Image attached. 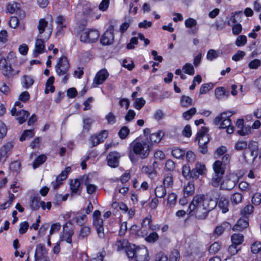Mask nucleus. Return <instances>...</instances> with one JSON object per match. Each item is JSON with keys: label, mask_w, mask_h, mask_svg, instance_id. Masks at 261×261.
<instances>
[{"label": "nucleus", "mask_w": 261, "mask_h": 261, "mask_svg": "<svg viewBox=\"0 0 261 261\" xmlns=\"http://www.w3.org/2000/svg\"><path fill=\"white\" fill-rule=\"evenodd\" d=\"M69 68L70 64L67 58L65 56L60 58L57 64L55 66V69L58 76H63L62 82L64 84L67 83L69 78Z\"/></svg>", "instance_id": "7ed1b4c3"}, {"label": "nucleus", "mask_w": 261, "mask_h": 261, "mask_svg": "<svg viewBox=\"0 0 261 261\" xmlns=\"http://www.w3.org/2000/svg\"><path fill=\"white\" fill-rule=\"evenodd\" d=\"M114 26L110 25L100 38V42L102 45H107L113 43L114 40Z\"/></svg>", "instance_id": "9d476101"}, {"label": "nucleus", "mask_w": 261, "mask_h": 261, "mask_svg": "<svg viewBox=\"0 0 261 261\" xmlns=\"http://www.w3.org/2000/svg\"><path fill=\"white\" fill-rule=\"evenodd\" d=\"M56 22L58 27H59L60 30H61L63 28H66L67 26V24L68 23L67 18L62 15L58 16L57 17Z\"/></svg>", "instance_id": "473e14b6"}, {"label": "nucleus", "mask_w": 261, "mask_h": 261, "mask_svg": "<svg viewBox=\"0 0 261 261\" xmlns=\"http://www.w3.org/2000/svg\"><path fill=\"white\" fill-rule=\"evenodd\" d=\"M223 176L214 173L211 180V184L214 187H218L222 180Z\"/></svg>", "instance_id": "72a5a7b5"}, {"label": "nucleus", "mask_w": 261, "mask_h": 261, "mask_svg": "<svg viewBox=\"0 0 261 261\" xmlns=\"http://www.w3.org/2000/svg\"><path fill=\"white\" fill-rule=\"evenodd\" d=\"M242 195L239 193H234L231 197V201L232 203L238 204L241 202Z\"/></svg>", "instance_id": "680f3d73"}, {"label": "nucleus", "mask_w": 261, "mask_h": 261, "mask_svg": "<svg viewBox=\"0 0 261 261\" xmlns=\"http://www.w3.org/2000/svg\"><path fill=\"white\" fill-rule=\"evenodd\" d=\"M219 196V193L211 191L206 195H197L193 198L189 206V214L198 220H204L208 214L217 206L216 200L213 199L215 195Z\"/></svg>", "instance_id": "f257e3e1"}, {"label": "nucleus", "mask_w": 261, "mask_h": 261, "mask_svg": "<svg viewBox=\"0 0 261 261\" xmlns=\"http://www.w3.org/2000/svg\"><path fill=\"white\" fill-rule=\"evenodd\" d=\"M154 192L156 196L158 198H163L166 194L165 187L162 185L157 186Z\"/></svg>", "instance_id": "c9c22d12"}, {"label": "nucleus", "mask_w": 261, "mask_h": 261, "mask_svg": "<svg viewBox=\"0 0 261 261\" xmlns=\"http://www.w3.org/2000/svg\"><path fill=\"white\" fill-rule=\"evenodd\" d=\"M231 240L232 244L239 246L243 243L244 237L242 234L234 233L231 236Z\"/></svg>", "instance_id": "7c9ffc66"}, {"label": "nucleus", "mask_w": 261, "mask_h": 261, "mask_svg": "<svg viewBox=\"0 0 261 261\" xmlns=\"http://www.w3.org/2000/svg\"><path fill=\"white\" fill-rule=\"evenodd\" d=\"M151 216H147L144 219L143 222L142 223V229H144L143 231H146L147 229H150L151 230L155 229V226L151 225ZM147 234V232L145 231L143 235H146Z\"/></svg>", "instance_id": "bb28decb"}, {"label": "nucleus", "mask_w": 261, "mask_h": 261, "mask_svg": "<svg viewBox=\"0 0 261 261\" xmlns=\"http://www.w3.org/2000/svg\"><path fill=\"white\" fill-rule=\"evenodd\" d=\"M208 128L205 127H202L199 130L196 138V140H198V144H207L210 141L209 135L207 134Z\"/></svg>", "instance_id": "dca6fc26"}, {"label": "nucleus", "mask_w": 261, "mask_h": 261, "mask_svg": "<svg viewBox=\"0 0 261 261\" xmlns=\"http://www.w3.org/2000/svg\"><path fill=\"white\" fill-rule=\"evenodd\" d=\"M142 171L148 175L150 178H153L155 175V169L152 167L144 166Z\"/></svg>", "instance_id": "864d4df0"}, {"label": "nucleus", "mask_w": 261, "mask_h": 261, "mask_svg": "<svg viewBox=\"0 0 261 261\" xmlns=\"http://www.w3.org/2000/svg\"><path fill=\"white\" fill-rule=\"evenodd\" d=\"M137 248V247L136 245L128 244V246L125 249V252L129 258H135Z\"/></svg>", "instance_id": "f704fd0d"}, {"label": "nucleus", "mask_w": 261, "mask_h": 261, "mask_svg": "<svg viewBox=\"0 0 261 261\" xmlns=\"http://www.w3.org/2000/svg\"><path fill=\"white\" fill-rule=\"evenodd\" d=\"M221 248V244L218 242H215L210 247L208 251L210 253L216 254L218 252Z\"/></svg>", "instance_id": "09e8293b"}, {"label": "nucleus", "mask_w": 261, "mask_h": 261, "mask_svg": "<svg viewBox=\"0 0 261 261\" xmlns=\"http://www.w3.org/2000/svg\"><path fill=\"white\" fill-rule=\"evenodd\" d=\"M249 226L248 220L247 218H240L237 221L232 229L237 231H242Z\"/></svg>", "instance_id": "5701e85b"}, {"label": "nucleus", "mask_w": 261, "mask_h": 261, "mask_svg": "<svg viewBox=\"0 0 261 261\" xmlns=\"http://www.w3.org/2000/svg\"><path fill=\"white\" fill-rule=\"evenodd\" d=\"M214 173L223 176L225 172L224 165L220 161H216L213 166Z\"/></svg>", "instance_id": "a878e982"}, {"label": "nucleus", "mask_w": 261, "mask_h": 261, "mask_svg": "<svg viewBox=\"0 0 261 261\" xmlns=\"http://www.w3.org/2000/svg\"><path fill=\"white\" fill-rule=\"evenodd\" d=\"M180 254L178 250H174L170 254L169 261H179Z\"/></svg>", "instance_id": "0e129e2a"}, {"label": "nucleus", "mask_w": 261, "mask_h": 261, "mask_svg": "<svg viewBox=\"0 0 261 261\" xmlns=\"http://www.w3.org/2000/svg\"><path fill=\"white\" fill-rule=\"evenodd\" d=\"M213 87L214 85L211 83L202 84L200 87L199 93L200 94H205L210 90L212 89L213 88Z\"/></svg>", "instance_id": "c03bdc74"}, {"label": "nucleus", "mask_w": 261, "mask_h": 261, "mask_svg": "<svg viewBox=\"0 0 261 261\" xmlns=\"http://www.w3.org/2000/svg\"><path fill=\"white\" fill-rule=\"evenodd\" d=\"M248 145L247 142L244 141H240L237 142L235 144V148L238 151L245 150L248 148Z\"/></svg>", "instance_id": "49530a36"}, {"label": "nucleus", "mask_w": 261, "mask_h": 261, "mask_svg": "<svg viewBox=\"0 0 261 261\" xmlns=\"http://www.w3.org/2000/svg\"><path fill=\"white\" fill-rule=\"evenodd\" d=\"M86 218V216L85 215H82L80 216H75L73 218V221H75L78 225L82 226L84 225V220Z\"/></svg>", "instance_id": "338daca9"}, {"label": "nucleus", "mask_w": 261, "mask_h": 261, "mask_svg": "<svg viewBox=\"0 0 261 261\" xmlns=\"http://www.w3.org/2000/svg\"><path fill=\"white\" fill-rule=\"evenodd\" d=\"M159 239L158 234L155 232L150 233L145 238V241L150 243L155 242Z\"/></svg>", "instance_id": "37998d69"}, {"label": "nucleus", "mask_w": 261, "mask_h": 261, "mask_svg": "<svg viewBox=\"0 0 261 261\" xmlns=\"http://www.w3.org/2000/svg\"><path fill=\"white\" fill-rule=\"evenodd\" d=\"M129 133V129L127 126H123L119 131L118 134L121 139H125Z\"/></svg>", "instance_id": "6e6d98bb"}, {"label": "nucleus", "mask_w": 261, "mask_h": 261, "mask_svg": "<svg viewBox=\"0 0 261 261\" xmlns=\"http://www.w3.org/2000/svg\"><path fill=\"white\" fill-rule=\"evenodd\" d=\"M45 203L41 201L38 194H35L31 196L30 200V206L33 211H37L40 206L42 210H45Z\"/></svg>", "instance_id": "f8f14e48"}, {"label": "nucleus", "mask_w": 261, "mask_h": 261, "mask_svg": "<svg viewBox=\"0 0 261 261\" xmlns=\"http://www.w3.org/2000/svg\"><path fill=\"white\" fill-rule=\"evenodd\" d=\"M130 147L134 153L141 159H145L149 154L150 146L147 140L137 139L130 144Z\"/></svg>", "instance_id": "f03ea898"}, {"label": "nucleus", "mask_w": 261, "mask_h": 261, "mask_svg": "<svg viewBox=\"0 0 261 261\" xmlns=\"http://www.w3.org/2000/svg\"><path fill=\"white\" fill-rule=\"evenodd\" d=\"M34 135V133L32 129H27L24 130L22 135L20 138V140L21 141H24L27 139H29Z\"/></svg>", "instance_id": "a19ab883"}, {"label": "nucleus", "mask_w": 261, "mask_h": 261, "mask_svg": "<svg viewBox=\"0 0 261 261\" xmlns=\"http://www.w3.org/2000/svg\"><path fill=\"white\" fill-rule=\"evenodd\" d=\"M45 253L46 249L44 246L41 244L37 245L36 246L34 256L35 261H37L39 259H43Z\"/></svg>", "instance_id": "b1692460"}, {"label": "nucleus", "mask_w": 261, "mask_h": 261, "mask_svg": "<svg viewBox=\"0 0 261 261\" xmlns=\"http://www.w3.org/2000/svg\"><path fill=\"white\" fill-rule=\"evenodd\" d=\"M128 245V242L126 239L117 240L114 245V248L118 251L126 249Z\"/></svg>", "instance_id": "cd10ccee"}, {"label": "nucleus", "mask_w": 261, "mask_h": 261, "mask_svg": "<svg viewBox=\"0 0 261 261\" xmlns=\"http://www.w3.org/2000/svg\"><path fill=\"white\" fill-rule=\"evenodd\" d=\"M176 199L177 195L175 193H172L169 194L168 196L167 205L170 207H172L175 204Z\"/></svg>", "instance_id": "a18cd8bd"}, {"label": "nucleus", "mask_w": 261, "mask_h": 261, "mask_svg": "<svg viewBox=\"0 0 261 261\" xmlns=\"http://www.w3.org/2000/svg\"><path fill=\"white\" fill-rule=\"evenodd\" d=\"M54 20L50 14H47L45 18H41L39 20L37 28L39 34L41 35L45 32V29L47 28L44 39L48 40L53 32V23Z\"/></svg>", "instance_id": "20e7f679"}, {"label": "nucleus", "mask_w": 261, "mask_h": 261, "mask_svg": "<svg viewBox=\"0 0 261 261\" xmlns=\"http://www.w3.org/2000/svg\"><path fill=\"white\" fill-rule=\"evenodd\" d=\"M219 193V196L215 195L213 197V199L216 200L217 205H218V207L221 210L223 213H226L228 212V206L229 202L228 199L224 196H220V192L219 191H216Z\"/></svg>", "instance_id": "1a4fd4ad"}, {"label": "nucleus", "mask_w": 261, "mask_h": 261, "mask_svg": "<svg viewBox=\"0 0 261 261\" xmlns=\"http://www.w3.org/2000/svg\"><path fill=\"white\" fill-rule=\"evenodd\" d=\"M165 133L162 130H158L157 132L150 134L149 139H147L148 143L150 144H157L161 141L164 136Z\"/></svg>", "instance_id": "a211bd4d"}, {"label": "nucleus", "mask_w": 261, "mask_h": 261, "mask_svg": "<svg viewBox=\"0 0 261 261\" xmlns=\"http://www.w3.org/2000/svg\"><path fill=\"white\" fill-rule=\"evenodd\" d=\"M120 155L116 151L110 152L107 156L108 164L109 166L115 168L118 166Z\"/></svg>", "instance_id": "f3484780"}, {"label": "nucleus", "mask_w": 261, "mask_h": 261, "mask_svg": "<svg viewBox=\"0 0 261 261\" xmlns=\"http://www.w3.org/2000/svg\"><path fill=\"white\" fill-rule=\"evenodd\" d=\"M258 148L257 143L251 141L249 143L248 150H246L243 156L247 162H253L258 155Z\"/></svg>", "instance_id": "39448f33"}, {"label": "nucleus", "mask_w": 261, "mask_h": 261, "mask_svg": "<svg viewBox=\"0 0 261 261\" xmlns=\"http://www.w3.org/2000/svg\"><path fill=\"white\" fill-rule=\"evenodd\" d=\"M219 55V53L218 51H217L214 49H210L208 51L206 58L207 60L212 61L214 59L218 58Z\"/></svg>", "instance_id": "603ef678"}, {"label": "nucleus", "mask_w": 261, "mask_h": 261, "mask_svg": "<svg viewBox=\"0 0 261 261\" xmlns=\"http://www.w3.org/2000/svg\"><path fill=\"white\" fill-rule=\"evenodd\" d=\"M205 170V166L204 164L199 162L196 163L195 168L191 170V177L192 178L197 179L200 175H202Z\"/></svg>", "instance_id": "6ab92c4d"}, {"label": "nucleus", "mask_w": 261, "mask_h": 261, "mask_svg": "<svg viewBox=\"0 0 261 261\" xmlns=\"http://www.w3.org/2000/svg\"><path fill=\"white\" fill-rule=\"evenodd\" d=\"M45 45L42 39L37 38L36 39L35 49L33 51L34 57H37L38 55L44 52Z\"/></svg>", "instance_id": "412c9836"}, {"label": "nucleus", "mask_w": 261, "mask_h": 261, "mask_svg": "<svg viewBox=\"0 0 261 261\" xmlns=\"http://www.w3.org/2000/svg\"><path fill=\"white\" fill-rule=\"evenodd\" d=\"M13 147V144L11 142H8L3 145L0 150V162L4 163L9 155L11 153V150Z\"/></svg>", "instance_id": "2eb2a0df"}, {"label": "nucleus", "mask_w": 261, "mask_h": 261, "mask_svg": "<svg viewBox=\"0 0 261 261\" xmlns=\"http://www.w3.org/2000/svg\"><path fill=\"white\" fill-rule=\"evenodd\" d=\"M230 112H224L217 116L214 120L213 123L215 125L220 124L219 128H226L231 122L229 117L232 115Z\"/></svg>", "instance_id": "0eeeda50"}, {"label": "nucleus", "mask_w": 261, "mask_h": 261, "mask_svg": "<svg viewBox=\"0 0 261 261\" xmlns=\"http://www.w3.org/2000/svg\"><path fill=\"white\" fill-rule=\"evenodd\" d=\"M215 94L216 98L220 100L228 97L229 92L223 87H218L215 90Z\"/></svg>", "instance_id": "393cba45"}, {"label": "nucleus", "mask_w": 261, "mask_h": 261, "mask_svg": "<svg viewBox=\"0 0 261 261\" xmlns=\"http://www.w3.org/2000/svg\"><path fill=\"white\" fill-rule=\"evenodd\" d=\"M194 186L193 182H189L186 186L184 187V197H188L192 195L194 193Z\"/></svg>", "instance_id": "2f4dec72"}, {"label": "nucleus", "mask_w": 261, "mask_h": 261, "mask_svg": "<svg viewBox=\"0 0 261 261\" xmlns=\"http://www.w3.org/2000/svg\"><path fill=\"white\" fill-rule=\"evenodd\" d=\"M93 225L95 227L97 234L100 238H103L105 233L103 232V220L101 218L93 220Z\"/></svg>", "instance_id": "4be33fe9"}, {"label": "nucleus", "mask_w": 261, "mask_h": 261, "mask_svg": "<svg viewBox=\"0 0 261 261\" xmlns=\"http://www.w3.org/2000/svg\"><path fill=\"white\" fill-rule=\"evenodd\" d=\"M252 128L249 126H244L241 129L238 130V133L240 136H245L251 133Z\"/></svg>", "instance_id": "052dcab7"}, {"label": "nucleus", "mask_w": 261, "mask_h": 261, "mask_svg": "<svg viewBox=\"0 0 261 261\" xmlns=\"http://www.w3.org/2000/svg\"><path fill=\"white\" fill-rule=\"evenodd\" d=\"M145 104V100L143 98L135 99L134 107L137 110H140Z\"/></svg>", "instance_id": "4d7b16f0"}, {"label": "nucleus", "mask_w": 261, "mask_h": 261, "mask_svg": "<svg viewBox=\"0 0 261 261\" xmlns=\"http://www.w3.org/2000/svg\"><path fill=\"white\" fill-rule=\"evenodd\" d=\"M22 86L23 88L28 89L32 86L34 80L31 76L23 75L22 80Z\"/></svg>", "instance_id": "c85d7f7f"}, {"label": "nucleus", "mask_w": 261, "mask_h": 261, "mask_svg": "<svg viewBox=\"0 0 261 261\" xmlns=\"http://www.w3.org/2000/svg\"><path fill=\"white\" fill-rule=\"evenodd\" d=\"M109 74L106 69L98 71L93 80V84L98 85L102 84L108 78Z\"/></svg>", "instance_id": "aec40b11"}, {"label": "nucleus", "mask_w": 261, "mask_h": 261, "mask_svg": "<svg viewBox=\"0 0 261 261\" xmlns=\"http://www.w3.org/2000/svg\"><path fill=\"white\" fill-rule=\"evenodd\" d=\"M83 121L84 124V128L88 130L90 129L91 124L93 123L94 120L91 118L87 117L83 119Z\"/></svg>", "instance_id": "e2e57ef3"}, {"label": "nucleus", "mask_w": 261, "mask_h": 261, "mask_svg": "<svg viewBox=\"0 0 261 261\" xmlns=\"http://www.w3.org/2000/svg\"><path fill=\"white\" fill-rule=\"evenodd\" d=\"M71 168L70 167H66L64 171H63L57 177V182L59 181L62 182L63 180H65L67 177L68 174L70 172Z\"/></svg>", "instance_id": "ea45409f"}, {"label": "nucleus", "mask_w": 261, "mask_h": 261, "mask_svg": "<svg viewBox=\"0 0 261 261\" xmlns=\"http://www.w3.org/2000/svg\"><path fill=\"white\" fill-rule=\"evenodd\" d=\"M11 113L12 116H16V120H18L20 124L24 123L30 115V113L28 111L23 110L17 111L16 108L15 107L11 109Z\"/></svg>", "instance_id": "ddd939ff"}, {"label": "nucleus", "mask_w": 261, "mask_h": 261, "mask_svg": "<svg viewBox=\"0 0 261 261\" xmlns=\"http://www.w3.org/2000/svg\"><path fill=\"white\" fill-rule=\"evenodd\" d=\"M196 109L195 108H192L190 110L182 113V117L186 120H189L196 113Z\"/></svg>", "instance_id": "3c124183"}, {"label": "nucleus", "mask_w": 261, "mask_h": 261, "mask_svg": "<svg viewBox=\"0 0 261 261\" xmlns=\"http://www.w3.org/2000/svg\"><path fill=\"white\" fill-rule=\"evenodd\" d=\"M251 251L253 254H256L261 251V242H255L251 246Z\"/></svg>", "instance_id": "5fc2aeb1"}, {"label": "nucleus", "mask_w": 261, "mask_h": 261, "mask_svg": "<svg viewBox=\"0 0 261 261\" xmlns=\"http://www.w3.org/2000/svg\"><path fill=\"white\" fill-rule=\"evenodd\" d=\"M164 185L165 187H170L173 185V178L171 173H167L165 175L164 179Z\"/></svg>", "instance_id": "de8ad7c7"}, {"label": "nucleus", "mask_w": 261, "mask_h": 261, "mask_svg": "<svg viewBox=\"0 0 261 261\" xmlns=\"http://www.w3.org/2000/svg\"><path fill=\"white\" fill-rule=\"evenodd\" d=\"M239 15H242V11L236 12L234 14L232 13L231 16L229 18V20L227 22V24L230 26L231 23H235L237 22L236 17Z\"/></svg>", "instance_id": "13d9d810"}, {"label": "nucleus", "mask_w": 261, "mask_h": 261, "mask_svg": "<svg viewBox=\"0 0 261 261\" xmlns=\"http://www.w3.org/2000/svg\"><path fill=\"white\" fill-rule=\"evenodd\" d=\"M261 202V194L259 193H255L252 197V202L255 205H258Z\"/></svg>", "instance_id": "774afa93"}, {"label": "nucleus", "mask_w": 261, "mask_h": 261, "mask_svg": "<svg viewBox=\"0 0 261 261\" xmlns=\"http://www.w3.org/2000/svg\"><path fill=\"white\" fill-rule=\"evenodd\" d=\"M247 37L245 35H240L236 39L235 44L238 46H244L247 43Z\"/></svg>", "instance_id": "8fccbe9b"}, {"label": "nucleus", "mask_w": 261, "mask_h": 261, "mask_svg": "<svg viewBox=\"0 0 261 261\" xmlns=\"http://www.w3.org/2000/svg\"><path fill=\"white\" fill-rule=\"evenodd\" d=\"M90 233V228L87 226H81L80 231L79 238L83 239L87 238Z\"/></svg>", "instance_id": "e433bc0d"}, {"label": "nucleus", "mask_w": 261, "mask_h": 261, "mask_svg": "<svg viewBox=\"0 0 261 261\" xmlns=\"http://www.w3.org/2000/svg\"><path fill=\"white\" fill-rule=\"evenodd\" d=\"M0 70H1L3 75L9 79L12 78L19 72V70H14L11 65H8L7 60L5 58H2L0 59Z\"/></svg>", "instance_id": "423d86ee"}, {"label": "nucleus", "mask_w": 261, "mask_h": 261, "mask_svg": "<svg viewBox=\"0 0 261 261\" xmlns=\"http://www.w3.org/2000/svg\"><path fill=\"white\" fill-rule=\"evenodd\" d=\"M180 103L183 107H189L192 104V99L189 96L183 95L180 99Z\"/></svg>", "instance_id": "58836bf2"}, {"label": "nucleus", "mask_w": 261, "mask_h": 261, "mask_svg": "<svg viewBox=\"0 0 261 261\" xmlns=\"http://www.w3.org/2000/svg\"><path fill=\"white\" fill-rule=\"evenodd\" d=\"M46 159L47 156L45 154H41L39 155L37 158H36L33 163V168L36 169L39 167L46 161Z\"/></svg>", "instance_id": "c756f323"}, {"label": "nucleus", "mask_w": 261, "mask_h": 261, "mask_svg": "<svg viewBox=\"0 0 261 261\" xmlns=\"http://www.w3.org/2000/svg\"><path fill=\"white\" fill-rule=\"evenodd\" d=\"M238 181V177L234 174H230L228 178L221 184V188L227 190H230L235 187Z\"/></svg>", "instance_id": "9b49d317"}, {"label": "nucleus", "mask_w": 261, "mask_h": 261, "mask_svg": "<svg viewBox=\"0 0 261 261\" xmlns=\"http://www.w3.org/2000/svg\"><path fill=\"white\" fill-rule=\"evenodd\" d=\"M80 187V182L77 179H75L74 180H71L70 183V189L72 193H77Z\"/></svg>", "instance_id": "4c0bfd02"}, {"label": "nucleus", "mask_w": 261, "mask_h": 261, "mask_svg": "<svg viewBox=\"0 0 261 261\" xmlns=\"http://www.w3.org/2000/svg\"><path fill=\"white\" fill-rule=\"evenodd\" d=\"M185 24L186 28H192L196 25L197 21L192 18H189L185 20Z\"/></svg>", "instance_id": "69168bd1"}, {"label": "nucleus", "mask_w": 261, "mask_h": 261, "mask_svg": "<svg viewBox=\"0 0 261 261\" xmlns=\"http://www.w3.org/2000/svg\"><path fill=\"white\" fill-rule=\"evenodd\" d=\"M135 258L136 261H147L149 255L147 248L144 246L137 247Z\"/></svg>", "instance_id": "4468645a"}, {"label": "nucleus", "mask_w": 261, "mask_h": 261, "mask_svg": "<svg viewBox=\"0 0 261 261\" xmlns=\"http://www.w3.org/2000/svg\"><path fill=\"white\" fill-rule=\"evenodd\" d=\"M182 70L184 72L190 75L194 74L195 70L193 65L190 63H186L183 67Z\"/></svg>", "instance_id": "79ce46f5"}, {"label": "nucleus", "mask_w": 261, "mask_h": 261, "mask_svg": "<svg viewBox=\"0 0 261 261\" xmlns=\"http://www.w3.org/2000/svg\"><path fill=\"white\" fill-rule=\"evenodd\" d=\"M182 174L186 178H191V170L189 166L185 165L182 167Z\"/></svg>", "instance_id": "bf43d9fd"}, {"label": "nucleus", "mask_w": 261, "mask_h": 261, "mask_svg": "<svg viewBox=\"0 0 261 261\" xmlns=\"http://www.w3.org/2000/svg\"><path fill=\"white\" fill-rule=\"evenodd\" d=\"M99 33L96 30H89L83 32L80 36V40L86 43H92L97 41Z\"/></svg>", "instance_id": "6e6552de"}]
</instances>
